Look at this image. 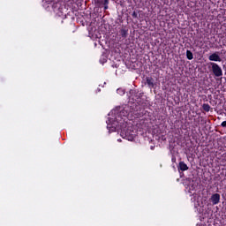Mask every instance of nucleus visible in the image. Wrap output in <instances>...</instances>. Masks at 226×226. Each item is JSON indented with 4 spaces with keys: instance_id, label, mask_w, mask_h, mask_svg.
Wrapping results in <instances>:
<instances>
[{
    "instance_id": "obj_12",
    "label": "nucleus",
    "mask_w": 226,
    "mask_h": 226,
    "mask_svg": "<svg viewBox=\"0 0 226 226\" xmlns=\"http://www.w3.org/2000/svg\"><path fill=\"white\" fill-rule=\"evenodd\" d=\"M132 17V19H139V14L137 13V11H133Z\"/></svg>"
},
{
    "instance_id": "obj_8",
    "label": "nucleus",
    "mask_w": 226,
    "mask_h": 226,
    "mask_svg": "<svg viewBox=\"0 0 226 226\" xmlns=\"http://www.w3.org/2000/svg\"><path fill=\"white\" fill-rule=\"evenodd\" d=\"M146 81L150 89H153V87H154V79H153V77H147Z\"/></svg>"
},
{
    "instance_id": "obj_2",
    "label": "nucleus",
    "mask_w": 226,
    "mask_h": 226,
    "mask_svg": "<svg viewBox=\"0 0 226 226\" xmlns=\"http://www.w3.org/2000/svg\"><path fill=\"white\" fill-rule=\"evenodd\" d=\"M94 3L98 8L104 6V10H109V0H94Z\"/></svg>"
},
{
    "instance_id": "obj_14",
    "label": "nucleus",
    "mask_w": 226,
    "mask_h": 226,
    "mask_svg": "<svg viewBox=\"0 0 226 226\" xmlns=\"http://www.w3.org/2000/svg\"><path fill=\"white\" fill-rule=\"evenodd\" d=\"M59 6H61V4L59 3H56V4H53L54 10H56V8H57Z\"/></svg>"
},
{
    "instance_id": "obj_16",
    "label": "nucleus",
    "mask_w": 226,
    "mask_h": 226,
    "mask_svg": "<svg viewBox=\"0 0 226 226\" xmlns=\"http://www.w3.org/2000/svg\"><path fill=\"white\" fill-rule=\"evenodd\" d=\"M171 162H176V157H172Z\"/></svg>"
},
{
    "instance_id": "obj_15",
    "label": "nucleus",
    "mask_w": 226,
    "mask_h": 226,
    "mask_svg": "<svg viewBox=\"0 0 226 226\" xmlns=\"http://www.w3.org/2000/svg\"><path fill=\"white\" fill-rule=\"evenodd\" d=\"M221 126L222 128H226V121H223L222 124H221Z\"/></svg>"
},
{
    "instance_id": "obj_3",
    "label": "nucleus",
    "mask_w": 226,
    "mask_h": 226,
    "mask_svg": "<svg viewBox=\"0 0 226 226\" xmlns=\"http://www.w3.org/2000/svg\"><path fill=\"white\" fill-rule=\"evenodd\" d=\"M124 117H128V111L125 109L120 110L116 117L117 121H120V119H123Z\"/></svg>"
},
{
    "instance_id": "obj_10",
    "label": "nucleus",
    "mask_w": 226,
    "mask_h": 226,
    "mask_svg": "<svg viewBox=\"0 0 226 226\" xmlns=\"http://www.w3.org/2000/svg\"><path fill=\"white\" fill-rule=\"evenodd\" d=\"M202 109L205 112H209L211 110V106L207 103H203Z\"/></svg>"
},
{
    "instance_id": "obj_7",
    "label": "nucleus",
    "mask_w": 226,
    "mask_h": 226,
    "mask_svg": "<svg viewBox=\"0 0 226 226\" xmlns=\"http://www.w3.org/2000/svg\"><path fill=\"white\" fill-rule=\"evenodd\" d=\"M134 132L132 131V127L131 128H126L124 127V129H122L121 131V133H125V137H128L131 135V138L132 139L133 137V134H131V133H133Z\"/></svg>"
},
{
    "instance_id": "obj_9",
    "label": "nucleus",
    "mask_w": 226,
    "mask_h": 226,
    "mask_svg": "<svg viewBox=\"0 0 226 226\" xmlns=\"http://www.w3.org/2000/svg\"><path fill=\"white\" fill-rule=\"evenodd\" d=\"M178 170H181L182 172L188 170V165H186L185 162H180L178 164Z\"/></svg>"
},
{
    "instance_id": "obj_11",
    "label": "nucleus",
    "mask_w": 226,
    "mask_h": 226,
    "mask_svg": "<svg viewBox=\"0 0 226 226\" xmlns=\"http://www.w3.org/2000/svg\"><path fill=\"white\" fill-rule=\"evenodd\" d=\"M186 57H187V59H189V61H192V59H193V53H192V51L187 49Z\"/></svg>"
},
{
    "instance_id": "obj_6",
    "label": "nucleus",
    "mask_w": 226,
    "mask_h": 226,
    "mask_svg": "<svg viewBox=\"0 0 226 226\" xmlns=\"http://www.w3.org/2000/svg\"><path fill=\"white\" fill-rule=\"evenodd\" d=\"M208 59L210 61H215V62H218V63L222 62V57H220V55L217 54V53H213L212 55H210L208 56Z\"/></svg>"
},
{
    "instance_id": "obj_1",
    "label": "nucleus",
    "mask_w": 226,
    "mask_h": 226,
    "mask_svg": "<svg viewBox=\"0 0 226 226\" xmlns=\"http://www.w3.org/2000/svg\"><path fill=\"white\" fill-rule=\"evenodd\" d=\"M209 64L212 67V72L214 73L215 77H222L223 75V71L222 70V67L218 65V64L210 62Z\"/></svg>"
},
{
    "instance_id": "obj_5",
    "label": "nucleus",
    "mask_w": 226,
    "mask_h": 226,
    "mask_svg": "<svg viewBox=\"0 0 226 226\" xmlns=\"http://www.w3.org/2000/svg\"><path fill=\"white\" fill-rule=\"evenodd\" d=\"M119 34L124 40L128 38V28H126V26L120 28Z\"/></svg>"
},
{
    "instance_id": "obj_4",
    "label": "nucleus",
    "mask_w": 226,
    "mask_h": 226,
    "mask_svg": "<svg viewBox=\"0 0 226 226\" xmlns=\"http://www.w3.org/2000/svg\"><path fill=\"white\" fill-rule=\"evenodd\" d=\"M210 200L214 206H216V204H220V194L215 193L211 196Z\"/></svg>"
},
{
    "instance_id": "obj_13",
    "label": "nucleus",
    "mask_w": 226,
    "mask_h": 226,
    "mask_svg": "<svg viewBox=\"0 0 226 226\" xmlns=\"http://www.w3.org/2000/svg\"><path fill=\"white\" fill-rule=\"evenodd\" d=\"M117 93L118 94H124V90L121 89V88H118V89L117 90Z\"/></svg>"
}]
</instances>
